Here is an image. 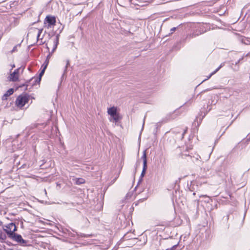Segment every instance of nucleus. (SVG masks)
Wrapping results in <instances>:
<instances>
[{
  "instance_id": "f257e3e1",
  "label": "nucleus",
  "mask_w": 250,
  "mask_h": 250,
  "mask_svg": "<svg viewBox=\"0 0 250 250\" xmlns=\"http://www.w3.org/2000/svg\"><path fill=\"white\" fill-rule=\"evenodd\" d=\"M29 100V96L26 93H23L17 98V113H19V118L17 119L19 120L22 117L23 112L21 108L28 102Z\"/></svg>"
},
{
  "instance_id": "f03ea898",
  "label": "nucleus",
  "mask_w": 250,
  "mask_h": 250,
  "mask_svg": "<svg viewBox=\"0 0 250 250\" xmlns=\"http://www.w3.org/2000/svg\"><path fill=\"white\" fill-rule=\"evenodd\" d=\"M24 68V66L17 68V90L20 88H23L24 90L27 88V81H25L20 75L21 73H22Z\"/></svg>"
},
{
  "instance_id": "7ed1b4c3",
  "label": "nucleus",
  "mask_w": 250,
  "mask_h": 250,
  "mask_svg": "<svg viewBox=\"0 0 250 250\" xmlns=\"http://www.w3.org/2000/svg\"><path fill=\"white\" fill-rule=\"evenodd\" d=\"M4 231L7 233L9 237L16 240V224L14 223H10L5 226L3 229Z\"/></svg>"
},
{
  "instance_id": "20e7f679",
  "label": "nucleus",
  "mask_w": 250,
  "mask_h": 250,
  "mask_svg": "<svg viewBox=\"0 0 250 250\" xmlns=\"http://www.w3.org/2000/svg\"><path fill=\"white\" fill-rule=\"evenodd\" d=\"M208 111L205 112L204 111L201 110L198 114V115L196 117V119L194 121L193 124L196 125V123L197 122V126H199L201 123L203 119L207 114Z\"/></svg>"
},
{
  "instance_id": "39448f33",
  "label": "nucleus",
  "mask_w": 250,
  "mask_h": 250,
  "mask_svg": "<svg viewBox=\"0 0 250 250\" xmlns=\"http://www.w3.org/2000/svg\"><path fill=\"white\" fill-rule=\"evenodd\" d=\"M56 22V18L54 16H47L45 19L44 23H47V27H50L52 25H54Z\"/></svg>"
},
{
  "instance_id": "423d86ee",
  "label": "nucleus",
  "mask_w": 250,
  "mask_h": 250,
  "mask_svg": "<svg viewBox=\"0 0 250 250\" xmlns=\"http://www.w3.org/2000/svg\"><path fill=\"white\" fill-rule=\"evenodd\" d=\"M28 240H26L22 238L20 234L17 233V245H19L22 246H27Z\"/></svg>"
},
{
  "instance_id": "0eeeda50",
  "label": "nucleus",
  "mask_w": 250,
  "mask_h": 250,
  "mask_svg": "<svg viewBox=\"0 0 250 250\" xmlns=\"http://www.w3.org/2000/svg\"><path fill=\"white\" fill-rule=\"evenodd\" d=\"M45 71V69L42 68V70L41 71L38 77H37L35 79L33 78L32 79H31L30 81H32L33 79H34V82L33 83V84H35L36 83H40L41 81L42 77Z\"/></svg>"
},
{
  "instance_id": "6e6552de",
  "label": "nucleus",
  "mask_w": 250,
  "mask_h": 250,
  "mask_svg": "<svg viewBox=\"0 0 250 250\" xmlns=\"http://www.w3.org/2000/svg\"><path fill=\"white\" fill-rule=\"evenodd\" d=\"M14 92V88H10L8 90L2 97V100L4 101L7 100L8 97L13 94Z\"/></svg>"
},
{
  "instance_id": "1a4fd4ad",
  "label": "nucleus",
  "mask_w": 250,
  "mask_h": 250,
  "mask_svg": "<svg viewBox=\"0 0 250 250\" xmlns=\"http://www.w3.org/2000/svg\"><path fill=\"white\" fill-rule=\"evenodd\" d=\"M147 166H143V170L142 171V172H141V176H140V178L138 181V184H137V186L135 187V189L137 187V186H138V185L142 182V178L144 176V175H145L146 174V170L147 169Z\"/></svg>"
},
{
  "instance_id": "9d476101",
  "label": "nucleus",
  "mask_w": 250,
  "mask_h": 250,
  "mask_svg": "<svg viewBox=\"0 0 250 250\" xmlns=\"http://www.w3.org/2000/svg\"><path fill=\"white\" fill-rule=\"evenodd\" d=\"M59 34H57L56 36L55 40L54 41V46L52 50V51L50 52V53H52V54L57 48L58 45L59 44Z\"/></svg>"
},
{
  "instance_id": "9b49d317",
  "label": "nucleus",
  "mask_w": 250,
  "mask_h": 250,
  "mask_svg": "<svg viewBox=\"0 0 250 250\" xmlns=\"http://www.w3.org/2000/svg\"><path fill=\"white\" fill-rule=\"evenodd\" d=\"M107 112L108 114L110 115L111 117L114 116L115 114L118 113L117 111V108L115 106L110 107L108 109Z\"/></svg>"
},
{
  "instance_id": "f8f14e48",
  "label": "nucleus",
  "mask_w": 250,
  "mask_h": 250,
  "mask_svg": "<svg viewBox=\"0 0 250 250\" xmlns=\"http://www.w3.org/2000/svg\"><path fill=\"white\" fill-rule=\"evenodd\" d=\"M11 74L7 77V80L9 82H15L16 81V70L14 71H10Z\"/></svg>"
},
{
  "instance_id": "ddd939ff",
  "label": "nucleus",
  "mask_w": 250,
  "mask_h": 250,
  "mask_svg": "<svg viewBox=\"0 0 250 250\" xmlns=\"http://www.w3.org/2000/svg\"><path fill=\"white\" fill-rule=\"evenodd\" d=\"M180 155L183 159H187L188 161L192 160L193 161L192 156L189 154L187 153L186 152L185 153H181Z\"/></svg>"
},
{
  "instance_id": "4468645a",
  "label": "nucleus",
  "mask_w": 250,
  "mask_h": 250,
  "mask_svg": "<svg viewBox=\"0 0 250 250\" xmlns=\"http://www.w3.org/2000/svg\"><path fill=\"white\" fill-rule=\"evenodd\" d=\"M225 65V62H222L221 63L220 66L216 68L213 72L210 74V75L208 76V78H210L212 75L215 74L220 69H221L223 66Z\"/></svg>"
},
{
  "instance_id": "2eb2a0df",
  "label": "nucleus",
  "mask_w": 250,
  "mask_h": 250,
  "mask_svg": "<svg viewBox=\"0 0 250 250\" xmlns=\"http://www.w3.org/2000/svg\"><path fill=\"white\" fill-rule=\"evenodd\" d=\"M142 159L143 160V166H147V157L146 151H144L143 155L142 156Z\"/></svg>"
},
{
  "instance_id": "dca6fc26",
  "label": "nucleus",
  "mask_w": 250,
  "mask_h": 250,
  "mask_svg": "<svg viewBox=\"0 0 250 250\" xmlns=\"http://www.w3.org/2000/svg\"><path fill=\"white\" fill-rule=\"evenodd\" d=\"M85 183V180L82 178H77L75 183L76 185H80Z\"/></svg>"
},
{
  "instance_id": "f3484780",
  "label": "nucleus",
  "mask_w": 250,
  "mask_h": 250,
  "mask_svg": "<svg viewBox=\"0 0 250 250\" xmlns=\"http://www.w3.org/2000/svg\"><path fill=\"white\" fill-rule=\"evenodd\" d=\"M69 65H70L69 61L68 60H67V61H66V65L65 66V68H64V70L63 73L62 75V78H61L62 79L63 78V77L65 75V73H66L67 70V67Z\"/></svg>"
},
{
  "instance_id": "a211bd4d",
  "label": "nucleus",
  "mask_w": 250,
  "mask_h": 250,
  "mask_svg": "<svg viewBox=\"0 0 250 250\" xmlns=\"http://www.w3.org/2000/svg\"><path fill=\"white\" fill-rule=\"evenodd\" d=\"M46 48L47 49V50H48V51L49 52V53H48V55L46 57V60H48L49 61L50 58L51 57V56L52 55V53H50V52L49 51V48L47 46V44H46Z\"/></svg>"
},
{
  "instance_id": "6ab92c4d",
  "label": "nucleus",
  "mask_w": 250,
  "mask_h": 250,
  "mask_svg": "<svg viewBox=\"0 0 250 250\" xmlns=\"http://www.w3.org/2000/svg\"><path fill=\"white\" fill-rule=\"evenodd\" d=\"M115 122H117L120 119V116L118 113H117L114 116H112Z\"/></svg>"
},
{
  "instance_id": "aec40b11",
  "label": "nucleus",
  "mask_w": 250,
  "mask_h": 250,
  "mask_svg": "<svg viewBox=\"0 0 250 250\" xmlns=\"http://www.w3.org/2000/svg\"><path fill=\"white\" fill-rule=\"evenodd\" d=\"M48 63H49V61L48 60H45V62L42 65V68H43L46 69L47 68V66L48 64Z\"/></svg>"
},
{
  "instance_id": "412c9836",
  "label": "nucleus",
  "mask_w": 250,
  "mask_h": 250,
  "mask_svg": "<svg viewBox=\"0 0 250 250\" xmlns=\"http://www.w3.org/2000/svg\"><path fill=\"white\" fill-rule=\"evenodd\" d=\"M249 141H250V138H249L247 139V140L245 141V142H243V143H241V142H240V143H239V144H240L241 145H243L244 144V146H243L242 147V148H243L244 147H245V144H248V142H249Z\"/></svg>"
},
{
  "instance_id": "4be33fe9",
  "label": "nucleus",
  "mask_w": 250,
  "mask_h": 250,
  "mask_svg": "<svg viewBox=\"0 0 250 250\" xmlns=\"http://www.w3.org/2000/svg\"><path fill=\"white\" fill-rule=\"evenodd\" d=\"M178 28V27H173L170 29V32L169 33V35L173 34L174 32H175L176 30V29Z\"/></svg>"
},
{
  "instance_id": "5701e85b",
  "label": "nucleus",
  "mask_w": 250,
  "mask_h": 250,
  "mask_svg": "<svg viewBox=\"0 0 250 250\" xmlns=\"http://www.w3.org/2000/svg\"><path fill=\"white\" fill-rule=\"evenodd\" d=\"M42 30H43L42 29H39L38 33V35H37V39H38V40L39 39L40 36L41 34H42Z\"/></svg>"
},
{
  "instance_id": "b1692460",
  "label": "nucleus",
  "mask_w": 250,
  "mask_h": 250,
  "mask_svg": "<svg viewBox=\"0 0 250 250\" xmlns=\"http://www.w3.org/2000/svg\"><path fill=\"white\" fill-rule=\"evenodd\" d=\"M188 130V128L187 127L184 130V131L182 132V136H181V139H182L184 138V135L186 133Z\"/></svg>"
},
{
  "instance_id": "393cba45",
  "label": "nucleus",
  "mask_w": 250,
  "mask_h": 250,
  "mask_svg": "<svg viewBox=\"0 0 250 250\" xmlns=\"http://www.w3.org/2000/svg\"><path fill=\"white\" fill-rule=\"evenodd\" d=\"M19 223H20L21 228H23V222L21 221H20L19 220H18V219H17V226L18 225H19Z\"/></svg>"
},
{
  "instance_id": "a878e982",
  "label": "nucleus",
  "mask_w": 250,
  "mask_h": 250,
  "mask_svg": "<svg viewBox=\"0 0 250 250\" xmlns=\"http://www.w3.org/2000/svg\"><path fill=\"white\" fill-rule=\"evenodd\" d=\"M179 245V243H178L177 244L174 245L171 248L170 250H175V249L177 248Z\"/></svg>"
},
{
  "instance_id": "bb28decb",
  "label": "nucleus",
  "mask_w": 250,
  "mask_h": 250,
  "mask_svg": "<svg viewBox=\"0 0 250 250\" xmlns=\"http://www.w3.org/2000/svg\"><path fill=\"white\" fill-rule=\"evenodd\" d=\"M244 59V57H242L241 58H240L235 63V65H238L240 62L241 61Z\"/></svg>"
},
{
  "instance_id": "cd10ccee",
  "label": "nucleus",
  "mask_w": 250,
  "mask_h": 250,
  "mask_svg": "<svg viewBox=\"0 0 250 250\" xmlns=\"http://www.w3.org/2000/svg\"><path fill=\"white\" fill-rule=\"evenodd\" d=\"M77 235V234L73 233L72 232H70L68 234L69 236L72 237H75Z\"/></svg>"
},
{
  "instance_id": "c85d7f7f",
  "label": "nucleus",
  "mask_w": 250,
  "mask_h": 250,
  "mask_svg": "<svg viewBox=\"0 0 250 250\" xmlns=\"http://www.w3.org/2000/svg\"><path fill=\"white\" fill-rule=\"evenodd\" d=\"M132 0H125V1L126 2H128V3H131Z\"/></svg>"
},
{
  "instance_id": "c756f323",
  "label": "nucleus",
  "mask_w": 250,
  "mask_h": 250,
  "mask_svg": "<svg viewBox=\"0 0 250 250\" xmlns=\"http://www.w3.org/2000/svg\"><path fill=\"white\" fill-rule=\"evenodd\" d=\"M81 236H82V237H87V236L85 234H82L81 235Z\"/></svg>"
},
{
  "instance_id": "7c9ffc66",
  "label": "nucleus",
  "mask_w": 250,
  "mask_h": 250,
  "mask_svg": "<svg viewBox=\"0 0 250 250\" xmlns=\"http://www.w3.org/2000/svg\"><path fill=\"white\" fill-rule=\"evenodd\" d=\"M126 235H125L123 237V239L124 240H125L126 239Z\"/></svg>"
},
{
  "instance_id": "2f4dec72",
  "label": "nucleus",
  "mask_w": 250,
  "mask_h": 250,
  "mask_svg": "<svg viewBox=\"0 0 250 250\" xmlns=\"http://www.w3.org/2000/svg\"><path fill=\"white\" fill-rule=\"evenodd\" d=\"M144 124H145V119L144 120V122H143V126H142V130L143 129Z\"/></svg>"
},
{
  "instance_id": "473e14b6",
  "label": "nucleus",
  "mask_w": 250,
  "mask_h": 250,
  "mask_svg": "<svg viewBox=\"0 0 250 250\" xmlns=\"http://www.w3.org/2000/svg\"><path fill=\"white\" fill-rule=\"evenodd\" d=\"M16 49V46L13 47V48L12 49V52L14 51V50Z\"/></svg>"
},
{
  "instance_id": "72a5a7b5",
  "label": "nucleus",
  "mask_w": 250,
  "mask_h": 250,
  "mask_svg": "<svg viewBox=\"0 0 250 250\" xmlns=\"http://www.w3.org/2000/svg\"><path fill=\"white\" fill-rule=\"evenodd\" d=\"M208 90H209V89H206L205 90H204V91H202V92H203L208 91Z\"/></svg>"
},
{
  "instance_id": "f704fd0d",
  "label": "nucleus",
  "mask_w": 250,
  "mask_h": 250,
  "mask_svg": "<svg viewBox=\"0 0 250 250\" xmlns=\"http://www.w3.org/2000/svg\"><path fill=\"white\" fill-rule=\"evenodd\" d=\"M229 215H227L226 218H227V220H228V219H229Z\"/></svg>"
},
{
  "instance_id": "c9c22d12",
  "label": "nucleus",
  "mask_w": 250,
  "mask_h": 250,
  "mask_svg": "<svg viewBox=\"0 0 250 250\" xmlns=\"http://www.w3.org/2000/svg\"><path fill=\"white\" fill-rule=\"evenodd\" d=\"M24 165H22L21 167H20V168H21L22 167H24Z\"/></svg>"
},
{
  "instance_id": "e433bc0d",
  "label": "nucleus",
  "mask_w": 250,
  "mask_h": 250,
  "mask_svg": "<svg viewBox=\"0 0 250 250\" xmlns=\"http://www.w3.org/2000/svg\"><path fill=\"white\" fill-rule=\"evenodd\" d=\"M208 79H209V78H208H208H207V80H208ZM206 79H205V80H203V82H205V81H206Z\"/></svg>"
},
{
  "instance_id": "4c0bfd02",
  "label": "nucleus",
  "mask_w": 250,
  "mask_h": 250,
  "mask_svg": "<svg viewBox=\"0 0 250 250\" xmlns=\"http://www.w3.org/2000/svg\"><path fill=\"white\" fill-rule=\"evenodd\" d=\"M15 67V65H14V64H13V65H12V68H13V67Z\"/></svg>"
},
{
  "instance_id": "58836bf2",
  "label": "nucleus",
  "mask_w": 250,
  "mask_h": 250,
  "mask_svg": "<svg viewBox=\"0 0 250 250\" xmlns=\"http://www.w3.org/2000/svg\"><path fill=\"white\" fill-rule=\"evenodd\" d=\"M18 165H17V169H18V168H18Z\"/></svg>"
},
{
  "instance_id": "ea45409f",
  "label": "nucleus",
  "mask_w": 250,
  "mask_h": 250,
  "mask_svg": "<svg viewBox=\"0 0 250 250\" xmlns=\"http://www.w3.org/2000/svg\"><path fill=\"white\" fill-rule=\"evenodd\" d=\"M195 194H196V193H195V192H193V195H195Z\"/></svg>"
},
{
  "instance_id": "a19ab883",
  "label": "nucleus",
  "mask_w": 250,
  "mask_h": 250,
  "mask_svg": "<svg viewBox=\"0 0 250 250\" xmlns=\"http://www.w3.org/2000/svg\"><path fill=\"white\" fill-rule=\"evenodd\" d=\"M18 205H19V206H21V204H18Z\"/></svg>"
},
{
  "instance_id": "79ce46f5",
  "label": "nucleus",
  "mask_w": 250,
  "mask_h": 250,
  "mask_svg": "<svg viewBox=\"0 0 250 250\" xmlns=\"http://www.w3.org/2000/svg\"><path fill=\"white\" fill-rule=\"evenodd\" d=\"M211 109V108H209L208 109V111H209Z\"/></svg>"
}]
</instances>
